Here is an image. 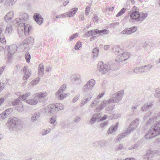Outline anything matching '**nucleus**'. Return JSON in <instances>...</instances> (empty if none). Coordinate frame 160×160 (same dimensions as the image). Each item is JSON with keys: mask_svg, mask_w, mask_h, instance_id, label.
<instances>
[{"mask_svg": "<svg viewBox=\"0 0 160 160\" xmlns=\"http://www.w3.org/2000/svg\"><path fill=\"white\" fill-rule=\"evenodd\" d=\"M97 118L95 114H93L92 116V118L89 121V124L92 125L94 124L97 121Z\"/></svg>", "mask_w": 160, "mask_h": 160, "instance_id": "nucleus-17", "label": "nucleus"}, {"mask_svg": "<svg viewBox=\"0 0 160 160\" xmlns=\"http://www.w3.org/2000/svg\"><path fill=\"white\" fill-rule=\"evenodd\" d=\"M25 58L27 62H29L31 58V56L28 52H26L25 55Z\"/></svg>", "mask_w": 160, "mask_h": 160, "instance_id": "nucleus-31", "label": "nucleus"}, {"mask_svg": "<svg viewBox=\"0 0 160 160\" xmlns=\"http://www.w3.org/2000/svg\"><path fill=\"white\" fill-rule=\"evenodd\" d=\"M56 121V116H53L52 117L50 120V122L52 124H54Z\"/></svg>", "mask_w": 160, "mask_h": 160, "instance_id": "nucleus-38", "label": "nucleus"}, {"mask_svg": "<svg viewBox=\"0 0 160 160\" xmlns=\"http://www.w3.org/2000/svg\"><path fill=\"white\" fill-rule=\"evenodd\" d=\"M82 45V43L80 42H77L75 46V49L76 50L78 49L81 47Z\"/></svg>", "mask_w": 160, "mask_h": 160, "instance_id": "nucleus-37", "label": "nucleus"}, {"mask_svg": "<svg viewBox=\"0 0 160 160\" xmlns=\"http://www.w3.org/2000/svg\"><path fill=\"white\" fill-rule=\"evenodd\" d=\"M78 10V8H74L72 9L69 12L66 13H65L62 15V17H71L74 16V14L77 12Z\"/></svg>", "mask_w": 160, "mask_h": 160, "instance_id": "nucleus-6", "label": "nucleus"}, {"mask_svg": "<svg viewBox=\"0 0 160 160\" xmlns=\"http://www.w3.org/2000/svg\"><path fill=\"white\" fill-rule=\"evenodd\" d=\"M69 3V1H66L64 2L63 3V5L64 6H66Z\"/></svg>", "mask_w": 160, "mask_h": 160, "instance_id": "nucleus-61", "label": "nucleus"}, {"mask_svg": "<svg viewBox=\"0 0 160 160\" xmlns=\"http://www.w3.org/2000/svg\"><path fill=\"white\" fill-rule=\"evenodd\" d=\"M4 100V98H0V105L3 102Z\"/></svg>", "mask_w": 160, "mask_h": 160, "instance_id": "nucleus-60", "label": "nucleus"}, {"mask_svg": "<svg viewBox=\"0 0 160 160\" xmlns=\"http://www.w3.org/2000/svg\"><path fill=\"white\" fill-rule=\"evenodd\" d=\"M139 122V120L138 119L134 120L130 124L129 127L125 131L121 134L119 135L117 137V139L118 140L124 138L128 134L133 131L134 129L137 128Z\"/></svg>", "mask_w": 160, "mask_h": 160, "instance_id": "nucleus-2", "label": "nucleus"}, {"mask_svg": "<svg viewBox=\"0 0 160 160\" xmlns=\"http://www.w3.org/2000/svg\"><path fill=\"white\" fill-rule=\"evenodd\" d=\"M96 105V103H95V102H92V104L91 105V107H93Z\"/></svg>", "mask_w": 160, "mask_h": 160, "instance_id": "nucleus-62", "label": "nucleus"}, {"mask_svg": "<svg viewBox=\"0 0 160 160\" xmlns=\"http://www.w3.org/2000/svg\"><path fill=\"white\" fill-rule=\"evenodd\" d=\"M155 96L156 97L159 98L160 97V91H155Z\"/></svg>", "mask_w": 160, "mask_h": 160, "instance_id": "nucleus-44", "label": "nucleus"}, {"mask_svg": "<svg viewBox=\"0 0 160 160\" xmlns=\"http://www.w3.org/2000/svg\"><path fill=\"white\" fill-rule=\"evenodd\" d=\"M39 82L38 79H36L35 80H34L32 82H31V84L32 85H36Z\"/></svg>", "mask_w": 160, "mask_h": 160, "instance_id": "nucleus-43", "label": "nucleus"}, {"mask_svg": "<svg viewBox=\"0 0 160 160\" xmlns=\"http://www.w3.org/2000/svg\"><path fill=\"white\" fill-rule=\"evenodd\" d=\"M111 103L110 102H109V100H104L100 104L99 107L101 108V109H103L104 107Z\"/></svg>", "mask_w": 160, "mask_h": 160, "instance_id": "nucleus-15", "label": "nucleus"}, {"mask_svg": "<svg viewBox=\"0 0 160 160\" xmlns=\"http://www.w3.org/2000/svg\"><path fill=\"white\" fill-rule=\"evenodd\" d=\"M114 106L113 104L109 105L108 106L107 110L108 111H110L114 108Z\"/></svg>", "mask_w": 160, "mask_h": 160, "instance_id": "nucleus-45", "label": "nucleus"}, {"mask_svg": "<svg viewBox=\"0 0 160 160\" xmlns=\"http://www.w3.org/2000/svg\"><path fill=\"white\" fill-rule=\"evenodd\" d=\"M109 48V46L108 45H106L104 46V48L105 49H108V48Z\"/></svg>", "mask_w": 160, "mask_h": 160, "instance_id": "nucleus-64", "label": "nucleus"}, {"mask_svg": "<svg viewBox=\"0 0 160 160\" xmlns=\"http://www.w3.org/2000/svg\"><path fill=\"white\" fill-rule=\"evenodd\" d=\"M90 9L91 7L90 6H88L86 7L85 12V13L86 15H88L90 11Z\"/></svg>", "mask_w": 160, "mask_h": 160, "instance_id": "nucleus-39", "label": "nucleus"}, {"mask_svg": "<svg viewBox=\"0 0 160 160\" xmlns=\"http://www.w3.org/2000/svg\"><path fill=\"white\" fill-rule=\"evenodd\" d=\"M102 109H101V108L99 106L98 107H97L96 110V111L97 112H100V111L102 110Z\"/></svg>", "mask_w": 160, "mask_h": 160, "instance_id": "nucleus-58", "label": "nucleus"}, {"mask_svg": "<svg viewBox=\"0 0 160 160\" xmlns=\"http://www.w3.org/2000/svg\"><path fill=\"white\" fill-rule=\"evenodd\" d=\"M104 94V92H102L101 93H100L99 94V95L98 96L97 98L99 99H100L103 96Z\"/></svg>", "mask_w": 160, "mask_h": 160, "instance_id": "nucleus-54", "label": "nucleus"}, {"mask_svg": "<svg viewBox=\"0 0 160 160\" xmlns=\"http://www.w3.org/2000/svg\"><path fill=\"white\" fill-rule=\"evenodd\" d=\"M32 27L29 25L26 24L24 26L25 33H29L30 30L32 29Z\"/></svg>", "mask_w": 160, "mask_h": 160, "instance_id": "nucleus-22", "label": "nucleus"}, {"mask_svg": "<svg viewBox=\"0 0 160 160\" xmlns=\"http://www.w3.org/2000/svg\"><path fill=\"white\" fill-rule=\"evenodd\" d=\"M45 110L46 112L54 114L58 111V108L56 104H51L45 107Z\"/></svg>", "mask_w": 160, "mask_h": 160, "instance_id": "nucleus-5", "label": "nucleus"}, {"mask_svg": "<svg viewBox=\"0 0 160 160\" xmlns=\"http://www.w3.org/2000/svg\"><path fill=\"white\" fill-rule=\"evenodd\" d=\"M105 66H106V65L104 64L102 62L100 61L98 62V67L101 70H103L105 69Z\"/></svg>", "mask_w": 160, "mask_h": 160, "instance_id": "nucleus-25", "label": "nucleus"}, {"mask_svg": "<svg viewBox=\"0 0 160 160\" xmlns=\"http://www.w3.org/2000/svg\"><path fill=\"white\" fill-rule=\"evenodd\" d=\"M138 144H136L135 145H132V146L130 147L128 149L129 150H132L133 149H135L138 148Z\"/></svg>", "mask_w": 160, "mask_h": 160, "instance_id": "nucleus-42", "label": "nucleus"}, {"mask_svg": "<svg viewBox=\"0 0 160 160\" xmlns=\"http://www.w3.org/2000/svg\"><path fill=\"white\" fill-rule=\"evenodd\" d=\"M44 70V67L42 64H41L39 65V70H40L41 72L43 71Z\"/></svg>", "mask_w": 160, "mask_h": 160, "instance_id": "nucleus-49", "label": "nucleus"}, {"mask_svg": "<svg viewBox=\"0 0 160 160\" xmlns=\"http://www.w3.org/2000/svg\"><path fill=\"white\" fill-rule=\"evenodd\" d=\"M159 153V151L158 150L152 151L151 149L149 150L146 153L147 156H149L150 154H158Z\"/></svg>", "mask_w": 160, "mask_h": 160, "instance_id": "nucleus-20", "label": "nucleus"}, {"mask_svg": "<svg viewBox=\"0 0 160 160\" xmlns=\"http://www.w3.org/2000/svg\"><path fill=\"white\" fill-rule=\"evenodd\" d=\"M23 16L24 17L22 18L23 19L26 20L28 18V15L26 13H24L23 14Z\"/></svg>", "mask_w": 160, "mask_h": 160, "instance_id": "nucleus-52", "label": "nucleus"}, {"mask_svg": "<svg viewBox=\"0 0 160 160\" xmlns=\"http://www.w3.org/2000/svg\"><path fill=\"white\" fill-rule=\"evenodd\" d=\"M33 18L36 22L39 25L41 24L43 22V18L38 13H36L34 14Z\"/></svg>", "mask_w": 160, "mask_h": 160, "instance_id": "nucleus-7", "label": "nucleus"}, {"mask_svg": "<svg viewBox=\"0 0 160 160\" xmlns=\"http://www.w3.org/2000/svg\"><path fill=\"white\" fill-rule=\"evenodd\" d=\"M160 133V121L154 124L145 135L146 139H150L156 136Z\"/></svg>", "mask_w": 160, "mask_h": 160, "instance_id": "nucleus-1", "label": "nucleus"}, {"mask_svg": "<svg viewBox=\"0 0 160 160\" xmlns=\"http://www.w3.org/2000/svg\"><path fill=\"white\" fill-rule=\"evenodd\" d=\"M0 41L1 42L3 43H6V40L4 38H0Z\"/></svg>", "mask_w": 160, "mask_h": 160, "instance_id": "nucleus-55", "label": "nucleus"}, {"mask_svg": "<svg viewBox=\"0 0 160 160\" xmlns=\"http://www.w3.org/2000/svg\"><path fill=\"white\" fill-rule=\"evenodd\" d=\"M97 34L96 29L94 31H91L86 33L85 36L87 37H89Z\"/></svg>", "mask_w": 160, "mask_h": 160, "instance_id": "nucleus-18", "label": "nucleus"}, {"mask_svg": "<svg viewBox=\"0 0 160 160\" xmlns=\"http://www.w3.org/2000/svg\"><path fill=\"white\" fill-rule=\"evenodd\" d=\"M136 28L134 27L130 28L124 30L122 32V33L123 34H129L133 33L136 31Z\"/></svg>", "mask_w": 160, "mask_h": 160, "instance_id": "nucleus-12", "label": "nucleus"}, {"mask_svg": "<svg viewBox=\"0 0 160 160\" xmlns=\"http://www.w3.org/2000/svg\"><path fill=\"white\" fill-rule=\"evenodd\" d=\"M31 73L29 71L25 72L24 77H23V79H25L28 78H29V76L31 75Z\"/></svg>", "mask_w": 160, "mask_h": 160, "instance_id": "nucleus-33", "label": "nucleus"}, {"mask_svg": "<svg viewBox=\"0 0 160 160\" xmlns=\"http://www.w3.org/2000/svg\"><path fill=\"white\" fill-rule=\"evenodd\" d=\"M21 122L20 120L14 117L12 118L9 119L7 125L9 130L12 131L14 130L15 128L19 129L21 127Z\"/></svg>", "mask_w": 160, "mask_h": 160, "instance_id": "nucleus-3", "label": "nucleus"}, {"mask_svg": "<svg viewBox=\"0 0 160 160\" xmlns=\"http://www.w3.org/2000/svg\"><path fill=\"white\" fill-rule=\"evenodd\" d=\"M17 1V0H7V3L13 4L14 3Z\"/></svg>", "mask_w": 160, "mask_h": 160, "instance_id": "nucleus-47", "label": "nucleus"}, {"mask_svg": "<svg viewBox=\"0 0 160 160\" xmlns=\"http://www.w3.org/2000/svg\"><path fill=\"white\" fill-rule=\"evenodd\" d=\"M66 85L65 84H64L61 87V90H64L66 89Z\"/></svg>", "mask_w": 160, "mask_h": 160, "instance_id": "nucleus-56", "label": "nucleus"}, {"mask_svg": "<svg viewBox=\"0 0 160 160\" xmlns=\"http://www.w3.org/2000/svg\"><path fill=\"white\" fill-rule=\"evenodd\" d=\"M123 148V145L121 144H119V146L117 147V150H122Z\"/></svg>", "mask_w": 160, "mask_h": 160, "instance_id": "nucleus-50", "label": "nucleus"}, {"mask_svg": "<svg viewBox=\"0 0 160 160\" xmlns=\"http://www.w3.org/2000/svg\"><path fill=\"white\" fill-rule=\"evenodd\" d=\"M118 123L114 125H112L108 130L107 132L108 134H110L116 131L118 128Z\"/></svg>", "mask_w": 160, "mask_h": 160, "instance_id": "nucleus-13", "label": "nucleus"}, {"mask_svg": "<svg viewBox=\"0 0 160 160\" xmlns=\"http://www.w3.org/2000/svg\"><path fill=\"white\" fill-rule=\"evenodd\" d=\"M81 118L80 117H76L73 120V121L74 122L78 123L81 120Z\"/></svg>", "mask_w": 160, "mask_h": 160, "instance_id": "nucleus-40", "label": "nucleus"}, {"mask_svg": "<svg viewBox=\"0 0 160 160\" xmlns=\"http://www.w3.org/2000/svg\"><path fill=\"white\" fill-rule=\"evenodd\" d=\"M80 96V95H78L75 97L72 100L73 102H76L78 100Z\"/></svg>", "mask_w": 160, "mask_h": 160, "instance_id": "nucleus-46", "label": "nucleus"}, {"mask_svg": "<svg viewBox=\"0 0 160 160\" xmlns=\"http://www.w3.org/2000/svg\"><path fill=\"white\" fill-rule=\"evenodd\" d=\"M153 105L152 102H149L145 103L142 107L141 110L143 112L147 111L151 109Z\"/></svg>", "mask_w": 160, "mask_h": 160, "instance_id": "nucleus-10", "label": "nucleus"}, {"mask_svg": "<svg viewBox=\"0 0 160 160\" xmlns=\"http://www.w3.org/2000/svg\"><path fill=\"white\" fill-rule=\"evenodd\" d=\"M95 81L94 80L91 79L87 82V85L88 87L90 88L93 87L95 85Z\"/></svg>", "mask_w": 160, "mask_h": 160, "instance_id": "nucleus-24", "label": "nucleus"}, {"mask_svg": "<svg viewBox=\"0 0 160 160\" xmlns=\"http://www.w3.org/2000/svg\"><path fill=\"white\" fill-rule=\"evenodd\" d=\"M63 91H58L56 92V97L59 99H63L69 94L68 93L64 94L63 93Z\"/></svg>", "mask_w": 160, "mask_h": 160, "instance_id": "nucleus-9", "label": "nucleus"}, {"mask_svg": "<svg viewBox=\"0 0 160 160\" xmlns=\"http://www.w3.org/2000/svg\"><path fill=\"white\" fill-rule=\"evenodd\" d=\"M108 117V116L107 115H104V116L102 117L100 119V120L102 121L106 119Z\"/></svg>", "mask_w": 160, "mask_h": 160, "instance_id": "nucleus-57", "label": "nucleus"}, {"mask_svg": "<svg viewBox=\"0 0 160 160\" xmlns=\"http://www.w3.org/2000/svg\"><path fill=\"white\" fill-rule=\"evenodd\" d=\"M126 9L125 8H122L119 12L116 15L117 17H118L122 15L126 11Z\"/></svg>", "mask_w": 160, "mask_h": 160, "instance_id": "nucleus-28", "label": "nucleus"}, {"mask_svg": "<svg viewBox=\"0 0 160 160\" xmlns=\"http://www.w3.org/2000/svg\"><path fill=\"white\" fill-rule=\"evenodd\" d=\"M116 60L117 62H120L124 61L122 56L121 55H119L116 58Z\"/></svg>", "mask_w": 160, "mask_h": 160, "instance_id": "nucleus-29", "label": "nucleus"}, {"mask_svg": "<svg viewBox=\"0 0 160 160\" xmlns=\"http://www.w3.org/2000/svg\"><path fill=\"white\" fill-rule=\"evenodd\" d=\"M33 97L34 98L33 99L29 100H27V103L32 105L36 104L38 102L37 100H38V99L35 98V96L34 95Z\"/></svg>", "mask_w": 160, "mask_h": 160, "instance_id": "nucleus-16", "label": "nucleus"}, {"mask_svg": "<svg viewBox=\"0 0 160 160\" xmlns=\"http://www.w3.org/2000/svg\"><path fill=\"white\" fill-rule=\"evenodd\" d=\"M21 101L19 97L15 100L14 101L12 102V104L13 105H16L17 104H18L20 102V101Z\"/></svg>", "mask_w": 160, "mask_h": 160, "instance_id": "nucleus-34", "label": "nucleus"}, {"mask_svg": "<svg viewBox=\"0 0 160 160\" xmlns=\"http://www.w3.org/2000/svg\"><path fill=\"white\" fill-rule=\"evenodd\" d=\"M107 124H108V123L107 122H105L103 123L100 124V126L101 128H103L104 127L106 126V125H107Z\"/></svg>", "mask_w": 160, "mask_h": 160, "instance_id": "nucleus-48", "label": "nucleus"}, {"mask_svg": "<svg viewBox=\"0 0 160 160\" xmlns=\"http://www.w3.org/2000/svg\"><path fill=\"white\" fill-rule=\"evenodd\" d=\"M51 131V129L48 128L47 130H42L41 132V134L44 136L48 134Z\"/></svg>", "mask_w": 160, "mask_h": 160, "instance_id": "nucleus-32", "label": "nucleus"}, {"mask_svg": "<svg viewBox=\"0 0 160 160\" xmlns=\"http://www.w3.org/2000/svg\"><path fill=\"white\" fill-rule=\"evenodd\" d=\"M101 114L100 113H99L98 114H97L96 116V118H97V119H99L101 117Z\"/></svg>", "mask_w": 160, "mask_h": 160, "instance_id": "nucleus-59", "label": "nucleus"}, {"mask_svg": "<svg viewBox=\"0 0 160 160\" xmlns=\"http://www.w3.org/2000/svg\"><path fill=\"white\" fill-rule=\"evenodd\" d=\"M5 86V85L4 83L0 82V90L3 89Z\"/></svg>", "mask_w": 160, "mask_h": 160, "instance_id": "nucleus-51", "label": "nucleus"}, {"mask_svg": "<svg viewBox=\"0 0 160 160\" xmlns=\"http://www.w3.org/2000/svg\"><path fill=\"white\" fill-rule=\"evenodd\" d=\"M30 95V93L29 92L27 93L23 94L22 96L19 97L20 99L21 100H25Z\"/></svg>", "mask_w": 160, "mask_h": 160, "instance_id": "nucleus-27", "label": "nucleus"}, {"mask_svg": "<svg viewBox=\"0 0 160 160\" xmlns=\"http://www.w3.org/2000/svg\"><path fill=\"white\" fill-rule=\"evenodd\" d=\"M47 95L46 92H44L41 93H37L34 94L35 96V98L39 99L45 97Z\"/></svg>", "mask_w": 160, "mask_h": 160, "instance_id": "nucleus-14", "label": "nucleus"}, {"mask_svg": "<svg viewBox=\"0 0 160 160\" xmlns=\"http://www.w3.org/2000/svg\"><path fill=\"white\" fill-rule=\"evenodd\" d=\"M159 153V151L158 150L152 151L151 149L149 150L146 153L147 156H149L150 154H158Z\"/></svg>", "mask_w": 160, "mask_h": 160, "instance_id": "nucleus-21", "label": "nucleus"}, {"mask_svg": "<svg viewBox=\"0 0 160 160\" xmlns=\"http://www.w3.org/2000/svg\"><path fill=\"white\" fill-rule=\"evenodd\" d=\"M124 93V91H119L117 93L112 95V97L109 99L111 103H118L122 99Z\"/></svg>", "mask_w": 160, "mask_h": 160, "instance_id": "nucleus-4", "label": "nucleus"}, {"mask_svg": "<svg viewBox=\"0 0 160 160\" xmlns=\"http://www.w3.org/2000/svg\"><path fill=\"white\" fill-rule=\"evenodd\" d=\"M99 98H98L97 97V98H95L94 101L93 102H95V103H96V105L99 103Z\"/></svg>", "mask_w": 160, "mask_h": 160, "instance_id": "nucleus-53", "label": "nucleus"}, {"mask_svg": "<svg viewBox=\"0 0 160 160\" xmlns=\"http://www.w3.org/2000/svg\"><path fill=\"white\" fill-rule=\"evenodd\" d=\"M41 113L39 112H37L33 113L31 115V121L32 122H34L39 120L40 116Z\"/></svg>", "mask_w": 160, "mask_h": 160, "instance_id": "nucleus-8", "label": "nucleus"}, {"mask_svg": "<svg viewBox=\"0 0 160 160\" xmlns=\"http://www.w3.org/2000/svg\"><path fill=\"white\" fill-rule=\"evenodd\" d=\"M8 113H6L5 112H3L0 114V118L3 119L6 118L8 116Z\"/></svg>", "mask_w": 160, "mask_h": 160, "instance_id": "nucleus-30", "label": "nucleus"}, {"mask_svg": "<svg viewBox=\"0 0 160 160\" xmlns=\"http://www.w3.org/2000/svg\"><path fill=\"white\" fill-rule=\"evenodd\" d=\"M96 32L97 34L102 33V34H106L108 33V32L106 29H103L101 30H99L98 29H96Z\"/></svg>", "mask_w": 160, "mask_h": 160, "instance_id": "nucleus-26", "label": "nucleus"}, {"mask_svg": "<svg viewBox=\"0 0 160 160\" xmlns=\"http://www.w3.org/2000/svg\"><path fill=\"white\" fill-rule=\"evenodd\" d=\"M87 96H85L84 98V99L83 100L84 101V103H86L88 102L92 98V96H90V97H87Z\"/></svg>", "mask_w": 160, "mask_h": 160, "instance_id": "nucleus-36", "label": "nucleus"}, {"mask_svg": "<svg viewBox=\"0 0 160 160\" xmlns=\"http://www.w3.org/2000/svg\"><path fill=\"white\" fill-rule=\"evenodd\" d=\"M140 13L138 11H134L131 13L130 15V18L132 20H137L139 18Z\"/></svg>", "mask_w": 160, "mask_h": 160, "instance_id": "nucleus-11", "label": "nucleus"}, {"mask_svg": "<svg viewBox=\"0 0 160 160\" xmlns=\"http://www.w3.org/2000/svg\"><path fill=\"white\" fill-rule=\"evenodd\" d=\"M13 111L12 108H9L6 109L4 112H6V113H8V115L9 114Z\"/></svg>", "mask_w": 160, "mask_h": 160, "instance_id": "nucleus-41", "label": "nucleus"}, {"mask_svg": "<svg viewBox=\"0 0 160 160\" xmlns=\"http://www.w3.org/2000/svg\"><path fill=\"white\" fill-rule=\"evenodd\" d=\"M56 105L58 108V111L59 110H62L64 109V105L61 104H56Z\"/></svg>", "mask_w": 160, "mask_h": 160, "instance_id": "nucleus-35", "label": "nucleus"}, {"mask_svg": "<svg viewBox=\"0 0 160 160\" xmlns=\"http://www.w3.org/2000/svg\"><path fill=\"white\" fill-rule=\"evenodd\" d=\"M122 56L123 60L125 61L130 58V53L128 52H125L121 55Z\"/></svg>", "mask_w": 160, "mask_h": 160, "instance_id": "nucleus-19", "label": "nucleus"}, {"mask_svg": "<svg viewBox=\"0 0 160 160\" xmlns=\"http://www.w3.org/2000/svg\"><path fill=\"white\" fill-rule=\"evenodd\" d=\"M85 103H84V101L83 100L81 103V106H82Z\"/></svg>", "mask_w": 160, "mask_h": 160, "instance_id": "nucleus-63", "label": "nucleus"}, {"mask_svg": "<svg viewBox=\"0 0 160 160\" xmlns=\"http://www.w3.org/2000/svg\"><path fill=\"white\" fill-rule=\"evenodd\" d=\"M13 12H10L8 13L5 16V18L6 20L11 19L13 17Z\"/></svg>", "mask_w": 160, "mask_h": 160, "instance_id": "nucleus-23", "label": "nucleus"}]
</instances>
